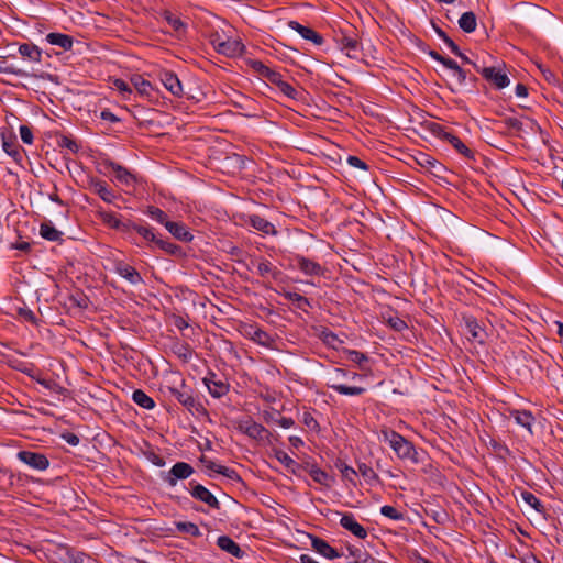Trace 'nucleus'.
Returning <instances> with one entry per match:
<instances>
[{"instance_id":"obj_1","label":"nucleus","mask_w":563,"mask_h":563,"mask_svg":"<svg viewBox=\"0 0 563 563\" xmlns=\"http://www.w3.org/2000/svg\"><path fill=\"white\" fill-rule=\"evenodd\" d=\"M378 438L380 441L388 443L399 459L417 461V452L412 443L396 431L383 429Z\"/></svg>"},{"instance_id":"obj_2","label":"nucleus","mask_w":563,"mask_h":563,"mask_svg":"<svg viewBox=\"0 0 563 563\" xmlns=\"http://www.w3.org/2000/svg\"><path fill=\"white\" fill-rule=\"evenodd\" d=\"M432 132L442 140H446L459 153L467 158H473V152L455 135L445 131L443 126L434 124Z\"/></svg>"},{"instance_id":"obj_3","label":"nucleus","mask_w":563,"mask_h":563,"mask_svg":"<svg viewBox=\"0 0 563 563\" xmlns=\"http://www.w3.org/2000/svg\"><path fill=\"white\" fill-rule=\"evenodd\" d=\"M477 71H479L483 77L489 82L494 84L498 89L505 88L509 85V79L506 74L501 73L500 69L496 67H482L479 68L477 64L472 63Z\"/></svg>"},{"instance_id":"obj_4","label":"nucleus","mask_w":563,"mask_h":563,"mask_svg":"<svg viewBox=\"0 0 563 563\" xmlns=\"http://www.w3.org/2000/svg\"><path fill=\"white\" fill-rule=\"evenodd\" d=\"M16 456L21 462L37 471H45L49 465L47 457L42 453L20 451Z\"/></svg>"},{"instance_id":"obj_5","label":"nucleus","mask_w":563,"mask_h":563,"mask_svg":"<svg viewBox=\"0 0 563 563\" xmlns=\"http://www.w3.org/2000/svg\"><path fill=\"white\" fill-rule=\"evenodd\" d=\"M169 391L188 410H199L200 405L195 400L191 390L184 383H181L180 388L170 387Z\"/></svg>"},{"instance_id":"obj_6","label":"nucleus","mask_w":563,"mask_h":563,"mask_svg":"<svg viewBox=\"0 0 563 563\" xmlns=\"http://www.w3.org/2000/svg\"><path fill=\"white\" fill-rule=\"evenodd\" d=\"M238 429L254 440H264L268 435V431L262 424L251 419L239 421Z\"/></svg>"},{"instance_id":"obj_7","label":"nucleus","mask_w":563,"mask_h":563,"mask_svg":"<svg viewBox=\"0 0 563 563\" xmlns=\"http://www.w3.org/2000/svg\"><path fill=\"white\" fill-rule=\"evenodd\" d=\"M243 334L262 346H273L274 339L268 333L255 325H246L243 330Z\"/></svg>"},{"instance_id":"obj_8","label":"nucleus","mask_w":563,"mask_h":563,"mask_svg":"<svg viewBox=\"0 0 563 563\" xmlns=\"http://www.w3.org/2000/svg\"><path fill=\"white\" fill-rule=\"evenodd\" d=\"M114 271L122 278L128 280L132 285H137L143 283V278L141 274L131 265L125 264L123 262H117Z\"/></svg>"},{"instance_id":"obj_9","label":"nucleus","mask_w":563,"mask_h":563,"mask_svg":"<svg viewBox=\"0 0 563 563\" xmlns=\"http://www.w3.org/2000/svg\"><path fill=\"white\" fill-rule=\"evenodd\" d=\"M107 167L122 185L132 186L136 180L135 176L130 170L117 163L110 162Z\"/></svg>"},{"instance_id":"obj_10","label":"nucleus","mask_w":563,"mask_h":563,"mask_svg":"<svg viewBox=\"0 0 563 563\" xmlns=\"http://www.w3.org/2000/svg\"><path fill=\"white\" fill-rule=\"evenodd\" d=\"M191 496L208 506L218 509L220 507V503L216 498V496L207 489L205 486L200 484H195L191 488Z\"/></svg>"},{"instance_id":"obj_11","label":"nucleus","mask_w":563,"mask_h":563,"mask_svg":"<svg viewBox=\"0 0 563 563\" xmlns=\"http://www.w3.org/2000/svg\"><path fill=\"white\" fill-rule=\"evenodd\" d=\"M161 81L164 87L175 97L183 95V86L178 77L172 71H163L161 74Z\"/></svg>"},{"instance_id":"obj_12","label":"nucleus","mask_w":563,"mask_h":563,"mask_svg":"<svg viewBox=\"0 0 563 563\" xmlns=\"http://www.w3.org/2000/svg\"><path fill=\"white\" fill-rule=\"evenodd\" d=\"M340 525L360 539L367 537L366 530L355 520L352 514H344L341 517Z\"/></svg>"},{"instance_id":"obj_13","label":"nucleus","mask_w":563,"mask_h":563,"mask_svg":"<svg viewBox=\"0 0 563 563\" xmlns=\"http://www.w3.org/2000/svg\"><path fill=\"white\" fill-rule=\"evenodd\" d=\"M203 383L214 398H220L229 391V385L223 380H216V374L205 377Z\"/></svg>"},{"instance_id":"obj_14","label":"nucleus","mask_w":563,"mask_h":563,"mask_svg":"<svg viewBox=\"0 0 563 563\" xmlns=\"http://www.w3.org/2000/svg\"><path fill=\"white\" fill-rule=\"evenodd\" d=\"M192 473L194 468L188 463L178 462L174 464L169 471L170 477L168 478V483L175 486L177 479L188 478Z\"/></svg>"},{"instance_id":"obj_15","label":"nucleus","mask_w":563,"mask_h":563,"mask_svg":"<svg viewBox=\"0 0 563 563\" xmlns=\"http://www.w3.org/2000/svg\"><path fill=\"white\" fill-rule=\"evenodd\" d=\"M244 46L239 40L227 37L223 43L219 44L218 52L225 56L234 57L241 55Z\"/></svg>"},{"instance_id":"obj_16","label":"nucleus","mask_w":563,"mask_h":563,"mask_svg":"<svg viewBox=\"0 0 563 563\" xmlns=\"http://www.w3.org/2000/svg\"><path fill=\"white\" fill-rule=\"evenodd\" d=\"M288 25L291 30L299 33L305 40H309L317 45H321L323 43L322 36L314 32L312 29L303 26L297 21H290Z\"/></svg>"},{"instance_id":"obj_17","label":"nucleus","mask_w":563,"mask_h":563,"mask_svg":"<svg viewBox=\"0 0 563 563\" xmlns=\"http://www.w3.org/2000/svg\"><path fill=\"white\" fill-rule=\"evenodd\" d=\"M311 547L319 554L328 559H335L340 556L339 552L321 538L311 537Z\"/></svg>"},{"instance_id":"obj_18","label":"nucleus","mask_w":563,"mask_h":563,"mask_svg":"<svg viewBox=\"0 0 563 563\" xmlns=\"http://www.w3.org/2000/svg\"><path fill=\"white\" fill-rule=\"evenodd\" d=\"M247 222L252 228L265 234L275 235L277 233L274 224L267 221L266 219L262 218L261 216L252 214L249 217Z\"/></svg>"},{"instance_id":"obj_19","label":"nucleus","mask_w":563,"mask_h":563,"mask_svg":"<svg viewBox=\"0 0 563 563\" xmlns=\"http://www.w3.org/2000/svg\"><path fill=\"white\" fill-rule=\"evenodd\" d=\"M98 216L101 219V221L107 224L108 227L119 230V231H126L130 229V224L123 223L114 213L100 210L98 211Z\"/></svg>"},{"instance_id":"obj_20","label":"nucleus","mask_w":563,"mask_h":563,"mask_svg":"<svg viewBox=\"0 0 563 563\" xmlns=\"http://www.w3.org/2000/svg\"><path fill=\"white\" fill-rule=\"evenodd\" d=\"M90 186L93 192L97 194L103 201L108 203H111L115 198L113 191L102 180L92 179Z\"/></svg>"},{"instance_id":"obj_21","label":"nucleus","mask_w":563,"mask_h":563,"mask_svg":"<svg viewBox=\"0 0 563 563\" xmlns=\"http://www.w3.org/2000/svg\"><path fill=\"white\" fill-rule=\"evenodd\" d=\"M217 544L221 550L230 553L231 555H233L235 558H241L243 554L239 544L235 541H233L230 537H227V536L219 537L217 540Z\"/></svg>"},{"instance_id":"obj_22","label":"nucleus","mask_w":563,"mask_h":563,"mask_svg":"<svg viewBox=\"0 0 563 563\" xmlns=\"http://www.w3.org/2000/svg\"><path fill=\"white\" fill-rule=\"evenodd\" d=\"M297 265L299 269L303 272L306 275L318 276L323 273V269L320 266V264L302 256L297 258Z\"/></svg>"},{"instance_id":"obj_23","label":"nucleus","mask_w":563,"mask_h":563,"mask_svg":"<svg viewBox=\"0 0 563 563\" xmlns=\"http://www.w3.org/2000/svg\"><path fill=\"white\" fill-rule=\"evenodd\" d=\"M165 228L178 240L188 242L192 239L190 232L186 229L183 223L179 222H166Z\"/></svg>"},{"instance_id":"obj_24","label":"nucleus","mask_w":563,"mask_h":563,"mask_svg":"<svg viewBox=\"0 0 563 563\" xmlns=\"http://www.w3.org/2000/svg\"><path fill=\"white\" fill-rule=\"evenodd\" d=\"M46 41L52 44L62 47L64 51H69L73 47V37L62 33H49L46 35Z\"/></svg>"},{"instance_id":"obj_25","label":"nucleus","mask_w":563,"mask_h":563,"mask_svg":"<svg viewBox=\"0 0 563 563\" xmlns=\"http://www.w3.org/2000/svg\"><path fill=\"white\" fill-rule=\"evenodd\" d=\"M255 266L258 275L262 276L263 278H277V276L280 273L275 266L272 265L271 262L266 260H261L256 262Z\"/></svg>"},{"instance_id":"obj_26","label":"nucleus","mask_w":563,"mask_h":563,"mask_svg":"<svg viewBox=\"0 0 563 563\" xmlns=\"http://www.w3.org/2000/svg\"><path fill=\"white\" fill-rule=\"evenodd\" d=\"M459 26L466 33H472L476 30L477 19L474 12H464L459 19Z\"/></svg>"},{"instance_id":"obj_27","label":"nucleus","mask_w":563,"mask_h":563,"mask_svg":"<svg viewBox=\"0 0 563 563\" xmlns=\"http://www.w3.org/2000/svg\"><path fill=\"white\" fill-rule=\"evenodd\" d=\"M510 415L519 426L527 428L531 432V426H532V422L534 421V418L530 411L514 410V411H511Z\"/></svg>"},{"instance_id":"obj_28","label":"nucleus","mask_w":563,"mask_h":563,"mask_svg":"<svg viewBox=\"0 0 563 563\" xmlns=\"http://www.w3.org/2000/svg\"><path fill=\"white\" fill-rule=\"evenodd\" d=\"M40 234L43 239L48 241H58L62 236V232L58 231L49 222H44L40 227Z\"/></svg>"},{"instance_id":"obj_29","label":"nucleus","mask_w":563,"mask_h":563,"mask_svg":"<svg viewBox=\"0 0 563 563\" xmlns=\"http://www.w3.org/2000/svg\"><path fill=\"white\" fill-rule=\"evenodd\" d=\"M19 53L25 57L29 58L32 62H40L41 60V49L33 45V44H22L19 47Z\"/></svg>"},{"instance_id":"obj_30","label":"nucleus","mask_w":563,"mask_h":563,"mask_svg":"<svg viewBox=\"0 0 563 563\" xmlns=\"http://www.w3.org/2000/svg\"><path fill=\"white\" fill-rule=\"evenodd\" d=\"M466 323V329H467V332L471 334V336L478 341V342H484V339H485V332L484 330L479 327V324L477 323V321L475 319H472V318H468L466 319L465 321Z\"/></svg>"},{"instance_id":"obj_31","label":"nucleus","mask_w":563,"mask_h":563,"mask_svg":"<svg viewBox=\"0 0 563 563\" xmlns=\"http://www.w3.org/2000/svg\"><path fill=\"white\" fill-rule=\"evenodd\" d=\"M131 84L133 85L135 90L142 96H148L152 90L151 82L140 75L133 76L131 78Z\"/></svg>"},{"instance_id":"obj_32","label":"nucleus","mask_w":563,"mask_h":563,"mask_svg":"<svg viewBox=\"0 0 563 563\" xmlns=\"http://www.w3.org/2000/svg\"><path fill=\"white\" fill-rule=\"evenodd\" d=\"M309 473L314 482H317L325 487H331V485L333 483L332 476H330L328 473H325L321 468L313 466V467H311Z\"/></svg>"},{"instance_id":"obj_33","label":"nucleus","mask_w":563,"mask_h":563,"mask_svg":"<svg viewBox=\"0 0 563 563\" xmlns=\"http://www.w3.org/2000/svg\"><path fill=\"white\" fill-rule=\"evenodd\" d=\"M132 399L144 409H152L155 406L154 400L141 389L133 391Z\"/></svg>"},{"instance_id":"obj_34","label":"nucleus","mask_w":563,"mask_h":563,"mask_svg":"<svg viewBox=\"0 0 563 563\" xmlns=\"http://www.w3.org/2000/svg\"><path fill=\"white\" fill-rule=\"evenodd\" d=\"M330 387L333 388L334 390H336L339 394L345 395V396H358L365 391V388H363V387H356V386L349 387L346 385L336 384V383H332L330 385Z\"/></svg>"},{"instance_id":"obj_35","label":"nucleus","mask_w":563,"mask_h":563,"mask_svg":"<svg viewBox=\"0 0 563 563\" xmlns=\"http://www.w3.org/2000/svg\"><path fill=\"white\" fill-rule=\"evenodd\" d=\"M341 47L346 52V55L350 57H356V52L358 51V42L349 36H344L341 40Z\"/></svg>"},{"instance_id":"obj_36","label":"nucleus","mask_w":563,"mask_h":563,"mask_svg":"<svg viewBox=\"0 0 563 563\" xmlns=\"http://www.w3.org/2000/svg\"><path fill=\"white\" fill-rule=\"evenodd\" d=\"M176 528L178 531L188 533L194 537H199L201 534L198 526L195 525L194 522L179 521V522H176Z\"/></svg>"},{"instance_id":"obj_37","label":"nucleus","mask_w":563,"mask_h":563,"mask_svg":"<svg viewBox=\"0 0 563 563\" xmlns=\"http://www.w3.org/2000/svg\"><path fill=\"white\" fill-rule=\"evenodd\" d=\"M522 500L528 504L530 507L536 509L538 512H543L544 507L541 504V501L530 492H522L521 493Z\"/></svg>"},{"instance_id":"obj_38","label":"nucleus","mask_w":563,"mask_h":563,"mask_svg":"<svg viewBox=\"0 0 563 563\" xmlns=\"http://www.w3.org/2000/svg\"><path fill=\"white\" fill-rule=\"evenodd\" d=\"M163 18L173 27V30L181 31L185 29V24L183 23V21L178 16L173 14L170 11H164Z\"/></svg>"},{"instance_id":"obj_39","label":"nucleus","mask_w":563,"mask_h":563,"mask_svg":"<svg viewBox=\"0 0 563 563\" xmlns=\"http://www.w3.org/2000/svg\"><path fill=\"white\" fill-rule=\"evenodd\" d=\"M285 297L290 301L296 302L297 307L301 310H306V308L310 306L309 300L297 292L287 291L285 292Z\"/></svg>"},{"instance_id":"obj_40","label":"nucleus","mask_w":563,"mask_h":563,"mask_svg":"<svg viewBox=\"0 0 563 563\" xmlns=\"http://www.w3.org/2000/svg\"><path fill=\"white\" fill-rule=\"evenodd\" d=\"M349 551L352 556H357L360 559V561H353L350 563H379L377 560H375L367 553L362 552L360 549L349 548Z\"/></svg>"},{"instance_id":"obj_41","label":"nucleus","mask_w":563,"mask_h":563,"mask_svg":"<svg viewBox=\"0 0 563 563\" xmlns=\"http://www.w3.org/2000/svg\"><path fill=\"white\" fill-rule=\"evenodd\" d=\"M347 357L351 362L356 363L362 371L367 369L365 364L368 362V357L358 352V351H350Z\"/></svg>"},{"instance_id":"obj_42","label":"nucleus","mask_w":563,"mask_h":563,"mask_svg":"<svg viewBox=\"0 0 563 563\" xmlns=\"http://www.w3.org/2000/svg\"><path fill=\"white\" fill-rule=\"evenodd\" d=\"M155 244L167 254L177 255L180 253V247L176 244H173L168 241L157 239Z\"/></svg>"},{"instance_id":"obj_43","label":"nucleus","mask_w":563,"mask_h":563,"mask_svg":"<svg viewBox=\"0 0 563 563\" xmlns=\"http://www.w3.org/2000/svg\"><path fill=\"white\" fill-rule=\"evenodd\" d=\"M336 467L339 468L340 473L342 474V476L350 481V482H354V478L356 476V471L352 467H350L349 465H346L345 463L343 462H339L336 463Z\"/></svg>"},{"instance_id":"obj_44","label":"nucleus","mask_w":563,"mask_h":563,"mask_svg":"<svg viewBox=\"0 0 563 563\" xmlns=\"http://www.w3.org/2000/svg\"><path fill=\"white\" fill-rule=\"evenodd\" d=\"M130 228H133L140 235H142L147 241L156 242L157 240L156 235L150 228L136 224H131Z\"/></svg>"},{"instance_id":"obj_45","label":"nucleus","mask_w":563,"mask_h":563,"mask_svg":"<svg viewBox=\"0 0 563 563\" xmlns=\"http://www.w3.org/2000/svg\"><path fill=\"white\" fill-rule=\"evenodd\" d=\"M380 514L394 520H401L404 515L399 512L395 507L385 505L380 508Z\"/></svg>"},{"instance_id":"obj_46","label":"nucleus","mask_w":563,"mask_h":563,"mask_svg":"<svg viewBox=\"0 0 563 563\" xmlns=\"http://www.w3.org/2000/svg\"><path fill=\"white\" fill-rule=\"evenodd\" d=\"M263 77L267 78L272 84H275L277 87L284 82L282 75L271 68H264Z\"/></svg>"},{"instance_id":"obj_47","label":"nucleus","mask_w":563,"mask_h":563,"mask_svg":"<svg viewBox=\"0 0 563 563\" xmlns=\"http://www.w3.org/2000/svg\"><path fill=\"white\" fill-rule=\"evenodd\" d=\"M147 213H148V216H150L153 220H155V221H157V222H159V223H162V224H164V225H165V223H166V222H169V221L167 220V216H166V213H165L164 211H162L161 209H158V208L151 207V208L148 209V212H147Z\"/></svg>"},{"instance_id":"obj_48","label":"nucleus","mask_w":563,"mask_h":563,"mask_svg":"<svg viewBox=\"0 0 563 563\" xmlns=\"http://www.w3.org/2000/svg\"><path fill=\"white\" fill-rule=\"evenodd\" d=\"M275 457L287 468H292V466L296 465V462L286 452L282 450L275 452Z\"/></svg>"},{"instance_id":"obj_49","label":"nucleus","mask_w":563,"mask_h":563,"mask_svg":"<svg viewBox=\"0 0 563 563\" xmlns=\"http://www.w3.org/2000/svg\"><path fill=\"white\" fill-rule=\"evenodd\" d=\"M280 89V91L291 98V99H297L298 97V91L296 90V88H294L290 84L284 81L283 84H280V86L278 87Z\"/></svg>"},{"instance_id":"obj_50","label":"nucleus","mask_w":563,"mask_h":563,"mask_svg":"<svg viewBox=\"0 0 563 563\" xmlns=\"http://www.w3.org/2000/svg\"><path fill=\"white\" fill-rule=\"evenodd\" d=\"M59 145L62 147H66V148L70 150L73 153H77L78 150H79L78 144L74 140H71V139H69L67 136H63L60 139Z\"/></svg>"},{"instance_id":"obj_51","label":"nucleus","mask_w":563,"mask_h":563,"mask_svg":"<svg viewBox=\"0 0 563 563\" xmlns=\"http://www.w3.org/2000/svg\"><path fill=\"white\" fill-rule=\"evenodd\" d=\"M20 136L21 140L26 144H32L33 142V133L27 125L20 126Z\"/></svg>"},{"instance_id":"obj_52","label":"nucleus","mask_w":563,"mask_h":563,"mask_svg":"<svg viewBox=\"0 0 563 563\" xmlns=\"http://www.w3.org/2000/svg\"><path fill=\"white\" fill-rule=\"evenodd\" d=\"M217 472L219 474H222V475L227 476L230 479H233V481H239L240 479L238 473L234 470H232V468H229V467H225V466H218L217 467Z\"/></svg>"},{"instance_id":"obj_53","label":"nucleus","mask_w":563,"mask_h":563,"mask_svg":"<svg viewBox=\"0 0 563 563\" xmlns=\"http://www.w3.org/2000/svg\"><path fill=\"white\" fill-rule=\"evenodd\" d=\"M388 323L396 331H402L404 329L407 328L406 322L398 317L389 318Z\"/></svg>"},{"instance_id":"obj_54","label":"nucleus","mask_w":563,"mask_h":563,"mask_svg":"<svg viewBox=\"0 0 563 563\" xmlns=\"http://www.w3.org/2000/svg\"><path fill=\"white\" fill-rule=\"evenodd\" d=\"M227 40V36L224 34H221L220 32L216 31L210 35V43L213 45V47L218 51L219 44L223 43Z\"/></svg>"},{"instance_id":"obj_55","label":"nucleus","mask_w":563,"mask_h":563,"mask_svg":"<svg viewBox=\"0 0 563 563\" xmlns=\"http://www.w3.org/2000/svg\"><path fill=\"white\" fill-rule=\"evenodd\" d=\"M0 73L13 74V75H18L21 77L26 76V73L24 70L4 66L2 60H0Z\"/></svg>"},{"instance_id":"obj_56","label":"nucleus","mask_w":563,"mask_h":563,"mask_svg":"<svg viewBox=\"0 0 563 563\" xmlns=\"http://www.w3.org/2000/svg\"><path fill=\"white\" fill-rule=\"evenodd\" d=\"M113 86L122 93H131L132 88L122 79H115Z\"/></svg>"},{"instance_id":"obj_57","label":"nucleus","mask_w":563,"mask_h":563,"mask_svg":"<svg viewBox=\"0 0 563 563\" xmlns=\"http://www.w3.org/2000/svg\"><path fill=\"white\" fill-rule=\"evenodd\" d=\"M3 150L7 154H9L10 156H12L14 158L20 156V151L18 148H15V146L12 143H9L7 141H3Z\"/></svg>"},{"instance_id":"obj_58","label":"nucleus","mask_w":563,"mask_h":563,"mask_svg":"<svg viewBox=\"0 0 563 563\" xmlns=\"http://www.w3.org/2000/svg\"><path fill=\"white\" fill-rule=\"evenodd\" d=\"M347 163L353 167L361 168V169H367V165L365 164V162H363L362 159H360L356 156H349Z\"/></svg>"},{"instance_id":"obj_59","label":"nucleus","mask_w":563,"mask_h":563,"mask_svg":"<svg viewBox=\"0 0 563 563\" xmlns=\"http://www.w3.org/2000/svg\"><path fill=\"white\" fill-rule=\"evenodd\" d=\"M63 439L70 445L76 446L79 443V438L70 432L64 433Z\"/></svg>"},{"instance_id":"obj_60","label":"nucleus","mask_w":563,"mask_h":563,"mask_svg":"<svg viewBox=\"0 0 563 563\" xmlns=\"http://www.w3.org/2000/svg\"><path fill=\"white\" fill-rule=\"evenodd\" d=\"M445 44L454 55L459 57L463 56V53L460 51L459 46L451 38H445Z\"/></svg>"},{"instance_id":"obj_61","label":"nucleus","mask_w":563,"mask_h":563,"mask_svg":"<svg viewBox=\"0 0 563 563\" xmlns=\"http://www.w3.org/2000/svg\"><path fill=\"white\" fill-rule=\"evenodd\" d=\"M358 472L364 476V477H372L374 475V472L371 467H368L366 464H361L358 466Z\"/></svg>"},{"instance_id":"obj_62","label":"nucleus","mask_w":563,"mask_h":563,"mask_svg":"<svg viewBox=\"0 0 563 563\" xmlns=\"http://www.w3.org/2000/svg\"><path fill=\"white\" fill-rule=\"evenodd\" d=\"M277 422L284 429H289L295 423L291 418H286V417L280 418Z\"/></svg>"},{"instance_id":"obj_63","label":"nucleus","mask_w":563,"mask_h":563,"mask_svg":"<svg viewBox=\"0 0 563 563\" xmlns=\"http://www.w3.org/2000/svg\"><path fill=\"white\" fill-rule=\"evenodd\" d=\"M516 95H517L518 97H521V98L527 97V95H528V88H527L525 85H522V84H518V85L516 86Z\"/></svg>"},{"instance_id":"obj_64","label":"nucleus","mask_w":563,"mask_h":563,"mask_svg":"<svg viewBox=\"0 0 563 563\" xmlns=\"http://www.w3.org/2000/svg\"><path fill=\"white\" fill-rule=\"evenodd\" d=\"M506 123L511 129L520 130L521 128V122L515 118H508L506 120Z\"/></svg>"}]
</instances>
